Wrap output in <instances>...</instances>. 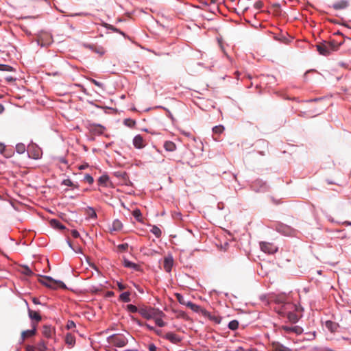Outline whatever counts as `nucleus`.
I'll use <instances>...</instances> for the list:
<instances>
[{"instance_id":"1","label":"nucleus","mask_w":351,"mask_h":351,"mask_svg":"<svg viewBox=\"0 0 351 351\" xmlns=\"http://www.w3.org/2000/svg\"><path fill=\"white\" fill-rule=\"evenodd\" d=\"M39 282L43 285L52 289H57L58 288H66L65 284L63 282L60 280H56L50 276H40Z\"/></svg>"},{"instance_id":"2","label":"nucleus","mask_w":351,"mask_h":351,"mask_svg":"<svg viewBox=\"0 0 351 351\" xmlns=\"http://www.w3.org/2000/svg\"><path fill=\"white\" fill-rule=\"evenodd\" d=\"M138 313L143 317L147 319H154L157 316H165L162 311L152 307L141 308L138 310Z\"/></svg>"},{"instance_id":"3","label":"nucleus","mask_w":351,"mask_h":351,"mask_svg":"<svg viewBox=\"0 0 351 351\" xmlns=\"http://www.w3.org/2000/svg\"><path fill=\"white\" fill-rule=\"evenodd\" d=\"M110 342L116 347H123L127 345L128 339L121 334H115L110 337Z\"/></svg>"},{"instance_id":"4","label":"nucleus","mask_w":351,"mask_h":351,"mask_svg":"<svg viewBox=\"0 0 351 351\" xmlns=\"http://www.w3.org/2000/svg\"><path fill=\"white\" fill-rule=\"evenodd\" d=\"M260 247L263 252L267 254H274L278 250V247L276 246L267 242H261L260 243Z\"/></svg>"},{"instance_id":"5","label":"nucleus","mask_w":351,"mask_h":351,"mask_svg":"<svg viewBox=\"0 0 351 351\" xmlns=\"http://www.w3.org/2000/svg\"><path fill=\"white\" fill-rule=\"evenodd\" d=\"M316 47L317 50L321 55L328 56L330 53V51L328 48V45L326 43V41L317 44Z\"/></svg>"},{"instance_id":"6","label":"nucleus","mask_w":351,"mask_h":351,"mask_svg":"<svg viewBox=\"0 0 351 351\" xmlns=\"http://www.w3.org/2000/svg\"><path fill=\"white\" fill-rule=\"evenodd\" d=\"M284 300V296H279L276 299V302L278 304H282L281 308L277 311V312L280 315H284L285 313V310L287 308V306H291V304L289 303H285Z\"/></svg>"},{"instance_id":"7","label":"nucleus","mask_w":351,"mask_h":351,"mask_svg":"<svg viewBox=\"0 0 351 351\" xmlns=\"http://www.w3.org/2000/svg\"><path fill=\"white\" fill-rule=\"evenodd\" d=\"M133 145L137 149H142L145 147L146 143L142 136L138 134L133 139Z\"/></svg>"},{"instance_id":"8","label":"nucleus","mask_w":351,"mask_h":351,"mask_svg":"<svg viewBox=\"0 0 351 351\" xmlns=\"http://www.w3.org/2000/svg\"><path fill=\"white\" fill-rule=\"evenodd\" d=\"M36 333V324L32 323V329L24 330L21 332V339L23 341L25 339L35 335Z\"/></svg>"},{"instance_id":"9","label":"nucleus","mask_w":351,"mask_h":351,"mask_svg":"<svg viewBox=\"0 0 351 351\" xmlns=\"http://www.w3.org/2000/svg\"><path fill=\"white\" fill-rule=\"evenodd\" d=\"M280 328L282 330H283L287 333L293 332L297 335L301 334L303 331L302 328L298 326H293V327H289L287 326H282Z\"/></svg>"},{"instance_id":"10","label":"nucleus","mask_w":351,"mask_h":351,"mask_svg":"<svg viewBox=\"0 0 351 351\" xmlns=\"http://www.w3.org/2000/svg\"><path fill=\"white\" fill-rule=\"evenodd\" d=\"M163 337L176 344L180 343L182 340L178 335L171 332H167Z\"/></svg>"},{"instance_id":"11","label":"nucleus","mask_w":351,"mask_h":351,"mask_svg":"<svg viewBox=\"0 0 351 351\" xmlns=\"http://www.w3.org/2000/svg\"><path fill=\"white\" fill-rule=\"evenodd\" d=\"M349 6V1L347 0H340L334 4L332 8L335 10H344Z\"/></svg>"},{"instance_id":"12","label":"nucleus","mask_w":351,"mask_h":351,"mask_svg":"<svg viewBox=\"0 0 351 351\" xmlns=\"http://www.w3.org/2000/svg\"><path fill=\"white\" fill-rule=\"evenodd\" d=\"M43 335L47 338H51L55 332L54 328L51 326L45 325L43 328Z\"/></svg>"},{"instance_id":"13","label":"nucleus","mask_w":351,"mask_h":351,"mask_svg":"<svg viewBox=\"0 0 351 351\" xmlns=\"http://www.w3.org/2000/svg\"><path fill=\"white\" fill-rule=\"evenodd\" d=\"M271 347L274 351H291V349H289L287 347H285L282 343L278 341H273L271 343Z\"/></svg>"},{"instance_id":"14","label":"nucleus","mask_w":351,"mask_h":351,"mask_svg":"<svg viewBox=\"0 0 351 351\" xmlns=\"http://www.w3.org/2000/svg\"><path fill=\"white\" fill-rule=\"evenodd\" d=\"M173 260L172 256L165 257L164 259V269L167 272H170L173 267Z\"/></svg>"},{"instance_id":"15","label":"nucleus","mask_w":351,"mask_h":351,"mask_svg":"<svg viewBox=\"0 0 351 351\" xmlns=\"http://www.w3.org/2000/svg\"><path fill=\"white\" fill-rule=\"evenodd\" d=\"M28 315L31 319L35 320L36 322L35 324H37L42 319L39 313L32 311L30 308H28Z\"/></svg>"},{"instance_id":"16","label":"nucleus","mask_w":351,"mask_h":351,"mask_svg":"<svg viewBox=\"0 0 351 351\" xmlns=\"http://www.w3.org/2000/svg\"><path fill=\"white\" fill-rule=\"evenodd\" d=\"M326 327L328 328V330H330L331 332H335L337 331L339 324L336 322H334L330 320H328L325 323Z\"/></svg>"},{"instance_id":"17","label":"nucleus","mask_w":351,"mask_h":351,"mask_svg":"<svg viewBox=\"0 0 351 351\" xmlns=\"http://www.w3.org/2000/svg\"><path fill=\"white\" fill-rule=\"evenodd\" d=\"M326 43L328 45V48L330 49V51H336L338 49L339 46H340L342 44V42H337L335 40H331L329 42H326Z\"/></svg>"},{"instance_id":"18","label":"nucleus","mask_w":351,"mask_h":351,"mask_svg":"<svg viewBox=\"0 0 351 351\" xmlns=\"http://www.w3.org/2000/svg\"><path fill=\"white\" fill-rule=\"evenodd\" d=\"M164 148L167 152H173L176 149V145L173 142L167 141L164 143Z\"/></svg>"},{"instance_id":"19","label":"nucleus","mask_w":351,"mask_h":351,"mask_svg":"<svg viewBox=\"0 0 351 351\" xmlns=\"http://www.w3.org/2000/svg\"><path fill=\"white\" fill-rule=\"evenodd\" d=\"M124 266L128 268H133L134 269L138 271L139 270L140 266L134 263H132L128 260H124Z\"/></svg>"},{"instance_id":"20","label":"nucleus","mask_w":351,"mask_h":351,"mask_svg":"<svg viewBox=\"0 0 351 351\" xmlns=\"http://www.w3.org/2000/svg\"><path fill=\"white\" fill-rule=\"evenodd\" d=\"M36 348L38 351H47V342L44 340H40L36 346Z\"/></svg>"},{"instance_id":"21","label":"nucleus","mask_w":351,"mask_h":351,"mask_svg":"<svg viewBox=\"0 0 351 351\" xmlns=\"http://www.w3.org/2000/svg\"><path fill=\"white\" fill-rule=\"evenodd\" d=\"M287 318L291 323H296L299 319L298 316L293 312L288 313Z\"/></svg>"},{"instance_id":"22","label":"nucleus","mask_w":351,"mask_h":351,"mask_svg":"<svg viewBox=\"0 0 351 351\" xmlns=\"http://www.w3.org/2000/svg\"><path fill=\"white\" fill-rule=\"evenodd\" d=\"M130 292H123L120 296L119 299L124 302H129L130 301Z\"/></svg>"},{"instance_id":"23","label":"nucleus","mask_w":351,"mask_h":351,"mask_svg":"<svg viewBox=\"0 0 351 351\" xmlns=\"http://www.w3.org/2000/svg\"><path fill=\"white\" fill-rule=\"evenodd\" d=\"M164 317L165 316H157L154 319L156 324L159 327H164L166 325V323L162 320V317Z\"/></svg>"},{"instance_id":"24","label":"nucleus","mask_w":351,"mask_h":351,"mask_svg":"<svg viewBox=\"0 0 351 351\" xmlns=\"http://www.w3.org/2000/svg\"><path fill=\"white\" fill-rule=\"evenodd\" d=\"M122 223L119 220H114L112 223V230L114 231L120 230L122 228Z\"/></svg>"},{"instance_id":"25","label":"nucleus","mask_w":351,"mask_h":351,"mask_svg":"<svg viewBox=\"0 0 351 351\" xmlns=\"http://www.w3.org/2000/svg\"><path fill=\"white\" fill-rule=\"evenodd\" d=\"M151 232L154 234L157 238L160 237L162 234L160 229L156 226H152V228L151 229Z\"/></svg>"},{"instance_id":"26","label":"nucleus","mask_w":351,"mask_h":351,"mask_svg":"<svg viewBox=\"0 0 351 351\" xmlns=\"http://www.w3.org/2000/svg\"><path fill=\"white\" fill-rule=\"evenodd\" d=\"M109 180V177L106 175H103L99 177L98 179V183L100 185L106 186V183L108 182Z\"/></svg>"},{"instance_id":"27","label":"nucleus","mask_w":351,"mask_h":351,"mask_svg":"<svg viewBox=\"0 0 351 351\" xmlns=\"http://www.w3.org/2000/svg\"><path fill=\"white\" fill-rule=\"evenodd\" d=\"M86 213L90 218H96L97 217V214L95 213V210L91 207H88L86 208Z\"/></svg>"},{"instance_id":"28","label":"nucleus","mask_w":351,"mask_h":351,"mask_svg":"<svg viewBox=\"0 0 351 351\" xmlns=\"http://www.w3.org/2000/svg\"><path fill=\"white\" fill-rule=\"evenodd\" d=\"M65 341L69 345H73L75 343V337L71 334H67L65 337Z\"/></svg>"},{"instance_id":"29","label":"nucleus","mask_w":351,"mask_h":351,"mask_svg":"<svg viewBox=\"0 0 351 351\" xmlns=\"http://www.w3.org/2000/svg\"><path fill=\"white\" fill-rule=\"evenodd\" d=\"M51 224L52 226L58 228L59 229H64V226L58 220L51 219Z\"/></svg>"},{"instance_id":"30","label":"nucleus","mask_w":351,"mask_h":351,"mask_svg":"<svg viewBox=\"0 0 351 351\" xmlns=\"http://www.w3.org/2000/svg\"><path fill=\"white\" fill-rule=\"evenodd\" d=\"M132 214L138 221H142V214L139 209L134 210Z\"/></svg>"},{"instance_id":"31","label":"nucleus","mask_w":351,"mask_h":351,"mask_svg":"<svg viewBox=\"0 0 351 351\" xmlns=\"http://www.w3.org/2000/svg\"><path fill=\"white\" fill-rule=\"evenodd\" d=\"M224 130V127L221 125H217L213 128V132L215 134H220Z\"/></svg>"},{"instance_id":"32","label":"nucleus","mask_w":351,"mask_h":351,"mask_svg":"<svg viewBox=\"0 0 351 351\" xmlns=\"http://www.w3.org/2000/svg\"><path fill=\"white\" fill-rule=\"evenodd\" d=\"M239 327V322L237 320H232L229 322L228 324V328L232 330H234L237 329Z\"/></svg>"},{"instance_id":"33","label":"nucleus","mask_w":351,"mask_h":351,"mask_svg":"<svg viewBox=\"0 0 351 351\" xmlns=\"http://www.w3.org/2000/svg\"><path fill=\"white\" fill-rule=\"evenodd\" d=\"M22 273L23 274H25L26 276H31L34 275L33 271L27 266H23L22 267Z\"/></svg>"},{"instance_id":"34","label":"nucleus","mask_w":351,"mask_h":351,"mask_svg":"<svg viewBox=\"0 0 351 351\" xmlns=\"http://www.w3.org/2000/svg\"><path fill=\"white\" fill-rule=\"evenodd\" d=\"M16 150L19 154H23L25 152V146L23 143H19L16 146Z\"/></svg>"},{"instance_id":"35","label":"nucleus","mask_w":351,"mask_h":351,"mask_svg":"<svg viewBox=\"0 0 351 351\" xmlns=\"http://www.w3.org/2000/svg\"><path fill=\"white\" fill-rule=\"evenodd\" d=\"M124 124L130 128H133L136 125V121L131 119L124 120Z\"/></svg>"},{"instance_id":"36","label":"nucleus","mask_w":351,"mask_h":351,"mask_svg":"<svg viewBox=\"0 0 351 351\" xmlns=\"http://www.w3.org/2000/svg\"><path fill=\"white\" fill-rule=\"evenodd\" d=\"M91 50L94 51L95 53H97L100 55H102L104 51L103 50V49L101 47L100 48H97L96 47L93 46V45H88V46Z\"/></svg>"},{"instance_id":"37","label":"nucleus","mask_w":351,"mask_h":351,"mask_svg":"<svg viewBox=\"0 0 351 351\" xmlns=\"http://www.w3.org/2000/svg\"><path fill=\"white\" fill-rule=\"evenodd\" d=\"M272 8H274V12L276 14H279L280 12V5L278 3H275L272 5Z\"/></svg>"},{"instance_id":"38","label":"nucleus","mask_w":351,"mask_h":351,"mask_svg":"<svg viewBox=\"0 0 351 351\" xmlns=\"http://www.w3.org/2000/svg\"><path fill=\"white\" fill-rule=\"evenodd\" d=\"M108 29H111L112 30L113 32H119V34H121V35H123V36H125V34L120 31L119 29H117L116 27H114L113 25H106V26Z\"/></svg>"},{"instance_id":"39","label":"nucleus","mask_w":351,"mask_h":351,"mask_svg":"<svg viewBox=\"0 0 351 351\" xmlns=\"http://www.w3.org/2000/svg\"><path fill=\"white\" fill-rule=\"evenodd\" d=\"M127 310L131 313H136L137 311L138 312L139 309H138V308L133 304H128L127 306Z\"/></svg>"},{"instance_id":"40","label":"nucleus","mask_w":351,"mask_h":351,"mask_svg":"<svg viewBox=\"0 0 351 351\" xmlns=\"http://www.w3.org/2000/svg\"><path fill=\"white\" fill-rule=\"evenodd\" d=\"M62 184H64L65 186H73V187H75V188L77 187L76 185H75L73 183V182L70 179L64 180L63 182H62Z\"/></svg>"},{"instance_id":"41","label":"nucleus","mask_w":351,"mask_h":351,"mask_svg":"<svg viewBox=\"0 0 351 351\" xmlns=\"http://www.w3.org/2000/svg\"><path fill=\"white\" fill-rule=\"evenodd\" d=\"M117 248L118 250L123 252H125L128 250V243H122V244H120L117 246Z\"/></svg>"},{"instance_id":"42","label":"nucleus","mask_w":351,"mask_h":351,"mask_svg":"<svg viewBox=\"0 0 351 351\" xmlns=\"http://www.w3.org/2000/svg\"><path fill=\"white\" fill-rule=\"evenodd\" d=\"M136 322L138 325L140 326H143L145 327H146L148 330H153L154 331V330L156 329L154 327L150 326L149 324H147V323H145V324H142L140 321L138 320H136Z\"/></svg>"},{"instance_id":"43","label":"nucleus","mask_w":351,"mask_h":351,"mask_svg":"<svg viewBox=\"0 0 351 351\" xmlns=\"http://www.w3.org/2000/svg\"><path fill=\"white\" fill-rule=\"evenodd\" d=\"M84 180L85 182H88L90 184H93L94 182L93 178L89 174H86Z\"/></svg>"},{"instance_id":"44","label":"nucleus","mask_w":351,"mask_h":351,"mask_svg":"<svg viewBox=\"0 0 351 351\" xmlns=\"http://www.w3.org/2000/svg\"><path fill=\"white\" fill-rule=\"evenodd\" d=\"M176 298L178 299V302L180 303V304H184L185 302H184V298L183 296L180 294V293H176Z\"/></svg>"},{"instance_id":"45","label":"nucleus","mask_w":351,"mask_h":351,"mask_svg":"<svg viewBox=\"0 0 351 351\" xmlns=\"http://www.w3.org/2000/svg\"><path fill=\"white\" fill-rule=\"evenodd\" d=\"M0 70L10 71L12 70V67L5 64H0Z\"/></svg>"},{"instance_id":"46","label":"nucleus","mask_w":351,"mask_h":351,"mask_svg":"<svg viewBox=\"0 0 351 351\" xmlns=\"http://www.w3.org/2000/svg\"><path fill=\"white\" fill-rule=\"evenodd\" d=\"M254 8L257 10H259L263 8V3L261 1H258L254 3Z\"/></svg>"},{"instance_id":"47","label":"nucleus","mask_w":351,"mask_h":351,"mask_svg":"<svg viewBox=\"0 0 351 351\" xmlns=\"http://www.w3.org/2000/svg\"><path fill=\"white\" fill-rule=\"evenodd\" d=\"M104 127L100 125H96L95 128V130L99 134H102L104 132Z\"/></svg>"},{"instance_id":"48","label":"nucleus","mask_w":351,"mask_h":351,"mask_svg":"<svg viewBox=\"0 0 351 351\" xmlns=\"http://www.w3.org/2000/svg\"><path fill=\"white\" fill-rule=\"evenodd\" d=\"M66 327L68 329H73L75 328V324L73 321H69Z\"/></svg>"},{"instance_id":"49","label":"nucleus","mask_w":351,"mask_h":351,"mask_svg":"<svg viewBox=\"0 0 351 351\" xmlns=\"http://www.w3.org/2000/svg\"><path fill=\"white\" fill-rule=\"evenodd\" d=\"M117 285L120 291H122V290H124L126 289V285H125L119 282H117Z\"/></svg>"},{"instance_id":"50","label":"nucleus","mask_w":351,"mask_h":351,"mask_svg":"<svg viewBox=\"0 0 351 351\" xmlns=\"http://www.w3.org/2000/svg\"><path fill=\"white\" fill-rule=\"evenodd\" d=\"M71 234L74 238H78L80 237V233L76 230H71Z\"/></svg>"},{"instance_id":"51","label":"nucleus","mask_w":351,"mask_h":351,"mask_svg":"<svg viewBox=\"0 0 351 351\" xmlns=\"http://www.w3.org/2000/svg\"><path fill=\"white\" fill-rule=\"evenodd\" d=\"M26 351H35V348L33 346L27 345L25 347Z\"/></svg>"},{"instance_id":"52","label":"nucleus","mask_w":351,"mask_h":351,"mask_svg":"<svg viewBox=\"0 0 351 351\" xmlns=\"http://www.w3.org/2000/svg\"><path fill=\"white\" fill-rule=\"evenodd\" d=\"M156 350H157V348L156 347V346L154 344H150L149 346V351H156Z\"/></svg>"},{"instance_id":"53","label":"nucleus","mask_w":351,"mask_h":351,"mask_svg":"<svg viewBox=\"0 0 351 351\" xmlns=\"http://www.w3.org/2000/svg\"><path fill=\"white\" fill-rule=\"evenodd\" d=\"M87 13L84 12H80V13H75V14H71V16H87Z\"/></svg>"},{"instance_id":"54","label":"nucleus","mask_w":351,"mask_h":351,"mask_svg":"<svg viewBox=\"0 0 351 351\" xmlns=\"http://www.w3.org/2000/svg\"><path fill=\"white\" fill-rule=\"evenodd\" d=\"M5 148V145L3 143H0V154L3 153Z\"/></svg>"},{"instance_id":"55","label":"nucleus","mask_w":351,"mask_h":351,"mask_svg":"<svg viewBox=\"0 0 351 351\" xmlns=\"http://www.w3.org/2000/svg\"><path fill=\"white\" fill-rule=\"evenodd\" d=\"M32 302H33V303H34V304H40V303L39 300H38V298H32Z\"/></svg>"},{"instance_id":"56","label":"nucleus","mask_w":351,"mask_h":351,"mask_svg":"<svg viewBox=\"0 0 351 351\" xmlns=\"http://www.w3.org/2000/svg\"><path fill=\"white\" fill-rule=\"evenodd\" d=\"M91 81H92V82H93L95 85H96V86H99V87H100V86H101V84L100 82H99L96 81L95 80H93V79Z\"/></svg>"},{"instance_id":"57","label":"nucleus","mask_w":351,"mask_h":351,"mask_svg":"<svg viewBox=\"0 0 351 351\" xmlns=\"http://www.w3.org/2000/svg\"><path fill=\"white\" fill-rule=\"evenodd\" d=\"M187 306H190L192 309H195V308H197V306H196L195 304H193V303H191V302H189V303L187 304Z\"/></svg>"},{"instance_id":"58","label":"nucleus","mask_w":351,"mask_h":351,"mask_svg":"<svg viewBox=\"0 0 351 351\" xmlns=\"http://www.w3.org/2000/svg\"><path fill=\"white\" fill-rule=\"evenodd\" d=\"M154 332H155V333H156L157 335H158V336H162V330H157V329H155V330H154Z\"/></svg>"},{"instance_id":"59","label":"nucleus","mask_w":351,"mask_h":351,"mask_svg":"<svg viewBox=\"0 0 351 351\" xmlns=\"http://www.w3.org/2000/svg\"><path fill=\"white\" fill-rule=\"evenodd\" d=\"M59 160L62 163H64V164L67 163V161H66V160L64 158H62V157L60 158Z\"/></svg>"},{"instance_id":"60","label":"nucleus","mask_w":351,"mask_h":351,"mask_svg":"<svg viewBox=\"0 0 351 351\" xmlns=\"http://www.w3.org/2000/svg\"><path fill=\"white\" fill-rule=\"evenodd\" d=\"M5 108L2 104H0V114H1L4 111Z\"/></svg>"},{"instance_id":"61","label":"nucleus","mask_w":351,"mask_h":351,"mask_svg":"<svg viewBox=\"0 0 351 351\" xmlns=\"http://www.w3.org/2000/svg\"><path fill=\"white\" fill-rule=\"evenodd\" d=\"M235 351H245V350L242 347H239Z\"/></svg>"},{"instance_id":"62","label":"nucleus","mask_w":351,"mask_h":351,"mask_svg":"<svg viewBox=\"0 0 351 351\" xmlns=\"http://www.w3.org/2000/svg\"><path fill=\"white\" fill-rule=\"evenodd\" d=\"M33 158L34 159H38L39 158V154H34V156Z\"/></svg>"},{"instance_id":"63","label":"nucleus","mask_w":351,"mask_h":351,"mask_svg":"<svg viewBox=\"0 0 351 351\" xmlns=\"http://www.w3.org/2000/svg\"><path fill=\"white\" fill-rule=\"evenodd\" d=\"M343 223H345L347 226H350L351 225V222H350V221H345Z\"/></svg>"},{"instance_id":"64","label":"nucleus","mask_w":351,"mask_h":351,"mask_svg":"<svg viewBox=\"0 0 351 351\" xmlns=\"http://www.w3.org/2000/svg\"><path fill=\"white\" fill-rule=\"evenodd\" d=\"M85 167H86V166L82 165V166L80 167V169H85Z\"/></svg>"}]
</instances>
